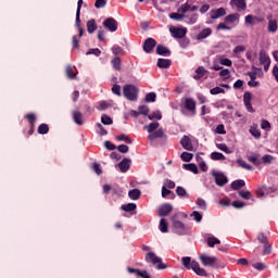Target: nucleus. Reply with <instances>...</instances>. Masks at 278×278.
Instances as JSON below:
<instances>
[{
    "instance_id": "1",
    "label": "nucleus",
    "mask_w": 278,
    "mask_h": 278,
    "mask_svg": "<svg viewBox=\"0 0 278 278\" xmlns=\"http://www.w3.org/2000/svg\"><path fill=\"white\" fill-rule=\"evenodd\" d=\"M179 218H188V214L186 213H176L172 216L170 220L173 224V231L177 233V236H188L190 228L186 226Z\"/></svg>"
},
{
    "instance_id": "2",
    "label": "nucleus",
    "mask_w": 278,
    "mask_h": 278,
    "mask_svg": "<svg viewBox=\"0 0 278 278\" xmlns=\"http://www.w3.org/2000/svg\"><path fill=\"white\" fill-rule=\"evenodd\" d=\"M260 157V153L252 152V154L248 156V161L254 166H262V164L265 166H270V164H273L275 161V156L270 154H265L262 156V159Z\"/></svg>"
},
{
    "instance_id": "3",
    "label": "nucleus",
    "mask_w": 278,
    "mask_h": 278,
    "mask_svg": "<svg viewBox=\"0 0 278 278\" xmlns=\"http://www.w3.org/2000/svg\"><path fill=\"white\" fill-rule=\"evenodd\" d=\"M124 97L128 101H138V92H140V89L136 87L135 85H125L123 87Z\"/></svg>"
},
{
    "instance_id": "4",
    "label": "nucleus",
    "mask_w": 278,
    "mask_h": 278,
    "mask_svg": "<svg viewBox=\"0 0 278 278\" xmlns=\"http://www.w3.org/2000/svg\"><path fill=\"white\" fill-rule=\"evenodd\" d=\"M146 262L156 266L157 270H165V268H167L166 264L162 263V258L159 257L154 252H148L146 254Z\"/></svg>"
},
{
    "instance_id": "5",
    "label": "nucleus",
    "mask_w": 278,
    "mask_h": 278,
    "mask_svg": "<svg viewBox=\"0 0 278 278\" xmlns=\"http://www.w3.org/2000/svg\"><path fill=\"white\" fill-rule=\"evenodd\" d=\"M257 240L264 245L263 255H270V253H273V245L268 243V237L264 232H260L257 235Z\"/></svg>"
},
{
    "instance_id": "6",
    "label": "nucleus",
    "mask_w": 278,
    "mask_h": 278,
    "mask_svg": "<svg viewBox=\"0 0 278 278\" xmlns=\"http://www.w3.org/2000/svg\"><path fill=\"white\" fill-rule=\"evenodd\" d=\"M200 262L202 266H211V268H214V266H216V263L218 262V257L210 256L207 254H201Z\"/></svg>"
},
{
    "instance_id": "7",
    "label": "nucleus",
    "mask_w": 278,
    "mask_h": 278,
    "mask_svg": "<svg viewBox=\"0 0 278 278\" xmlns=\"http://www.w3.org/2000/svg\"><path fill=\"white\" fill-rule=\"evenodd\" d=\"M212 175L215 179L216 186L223 187L226 186V184H228L229 181V179H227V176H225V174L223 173L213 172Z\"/></svg>"
},
{
    "instance_id": "8",
    "label": "nucleus",
    "mask_w": 278,
    "mask_h": 278,
    "mask_svg": "<svg viewBox=\"0 0 278 278\" xmlns=\"http://www.w3.org/2000/svg\"><path fill=\"white\" fill-rule=\"evenodd\" d=\"M191 270H193V273H195V275H198L199 277H207V270L201 267V265H199V262L197 261H192Z\"/></svg>"
},
{
    "instance_id": "9",
    "label": "nucleus",
    "mask_w": 278,
    "mask_h": 278,
    "mask_svg": "<svg viewBox=\"0 0 278 278\" xmlns=\"http://www.w3.org/2000/svg\"><path fill=\"white\" fill-rule=\"evenodd\" d=\"M103 25L109 31H116L118 29V22L114 20V17H108L104 22Z\"/></svg>"
},
{
    "instance_id": "10",
    "label": "nucleus",
    "mask_w": 278,
    "mask_h": 278,
    "mask_svg": "<svg viewBox=\"0 0 278 278\" xmlns=\"http://www.w3.org/2000/svg\"><path fill=\"white\" fill-rule=\"evenodd\" d=\"M156 45H157V41H155V39L148 38L143 43V51L146 53H153V49H155Z\"/></svg>"
},
{
    "instance_id": "11",
    "label": "nucleus",
    "mask_w": 278,
    "mask_h": 278,
    "mask_svg": "<svg viewBox=\"0 0 278 278\" xmlns=\"http://www.w3.org/2000/svg\"><path fill=\"white\" fill-rule=\"evenodd\" d=\"M251 99H253V94L251 92L247 91L243 94V103H244L248 112L253 114V112H255V109H253V105L251 104Z\"/></svg>"
},
{
    "instance_id": "12",
    "label": "nucleus",
    "mask_w": 278,
    "mask_h": 278,
    "mask_svg": "<svg viewBox=\"0 0 278 278\" xmlns=\"http://www.w3.org/2000/svg\"><path fill=\"white\" fill-rule=\"evenodd\" d=\"M267 20H268L267 31L269 34H277V29H278L277 20H273V15H267Z\"/></svg>"
},
{
    "instance_id": "13",
    "label": "nucleus",
    "mask_w": 278,
    "mask_h": 278,
    "mask_svg": "<svg viewBox=\"0 0 278 278\" xmlns=\"http://www.w3.org/2000/svg\"><path fill=\"white\" fill-rule=\"evenodd\" d=\"M208 14L212 21H216V18H222V16H225L227 14V10H225V8H219L216 10H211Z\"/></svg>"
},
{
    "instance_id": "14",
    "label": "nucleus",
    "mask_w": 278,
    "mask_h": 278,
    "mask_svg": "<svg viewBox=\"0 0 278 278\" xmlns=\"http://www.w3.org/2000/svg\"><path fill=\"white\" fill-rule=\"evenodd\" d=\"M72 118H73L74 123L76 125H78L79 127H81V125H84V113H81L80 111L74 110L72 112Z\"/></svg>"
},
{
    "instance_id": "15",
    "label": "nucleus",
    "mask_w": 278,
    "mask_h": 278,
    "mask_svg": "<svg viewBox=\"0 0 278 278\" xmlns=\"http://www.w3.org/2000/svg\"><path fill=\"white\" fill-rule=\"evenodd\" d=\"M170 34L175 37V38H185L186 34H188V29L187 28H170L169 29Z\"/></svg>"
},
{
    "instance_id": "16",
    "label": "nucleus",
    "mask_w": 278,
    "mask_h": 278,
    "mask_svg": "<svg viewBox=\"0 0 278 278\" xmlns=\"http://www.w3.org/2000/svg\"><path fill=\"white\" fill-rule=\"evenodd\" d=\"M180 144L182 149H186V151H194V147L192 146V141L190 140V137L184 136L180 140Z\"/></svg>"
},
{
    "instance_id": "17",
    "label": "nucleus",
    "mask_w": 278,
    "mask_h": 278,
    "mask_svg": "<svg viewBox=\"0 0 278 278\" xmlns=\"http://www.w3.org/2000/svg\"><path fill=\"white\" fill-rule=\"evenodd\" d=\"M170 212H173V205H170L169 203H165L159 208V216H168Z\"/></svg>"
},
{
    "instance_id": "18",
    "label": "nucleus",
    "mask_w": 278,
    "mask_h": 278,
    "mask_svg": "<svg viewBox=\"0 0 278 278\" xmlns=\"http://www.w3.org/2000/svg\"><path fill=\"white\" fill-rule=\"evenodd\" d=\"M117 166L121 173H127V170H129V168L131 167V160L123 159V161L119 162Z\"/></svg>"
},
{
    "instance_id": "19",
    "label": "nucleus",
    "mask_w": 278,
    "mask_h": 278,
    "mask_svg": "<svg viewBox=\"0 0 278 278\" xmlns=\"http://www.w3.org/2000/svg\"><path fill=\"white\" fill-rule=\"evenodd\" d=\"M156 54L163 55L165 58H170V50L166 48L164 45H159L156 47Z\"/></svg>"
},
{
    "instance_id": "20",
    "label": "nucleus",
    "mask_w": 278,
    "mask_h": 278,
    "mask_svg": "<svg viewBox=\"0 0 278 278\" xmlns=\"http://www.w3.org/2000/svg\"><path fill=\"white\" fill-rule=\"evenodd\" d=\"M199 10V7L193 5L191 7L188 2L182 4L179 9L178 12L186 14V12H197Z\"/></svg>"
},
{
    "instance_id": "21",
    "label": "nucleus",
    "mask_w": 278,
    "mask_h": 278,
    "mask_svg": "<svg viewBox=\"0 0 278 278\" xmlns=\"http://www.w3.org/2000/svg\"><path fill=\"white\" fill-rule=\"evenodd\" d=\"M157 138H164V128H159L148 136V140L153 141Z\"/></svg>"
},
{
    "instance_id": "22",
    "label": "nucleus",
    "mask_w": 278,
    "mask_h": 278,
    "mask_svg": "<svg viewBox=\"0 0 278 278\" xmlns=\"http://www.w3.org/2000/svg\"><path fill=\"white\" fill-rule=\"evenodd\" d=\"M205 75H207V70H205V67H203V66H199L195 70V75L193 76V79L199 81V79H203V77H205Z\"/></svg>"
},
{
    "instance_id": "23",
    "label": "nucleus",
    "mask_w": 278,
    "mask_h": 278,
    "mask_svg": "<svg viewBox=\"0 0 278 278\" xmlns=\"http://www.w3.org/2000/svg\"><path fill=\"white\" fill-rule=\"evenodd\" d=\"M185 108L188 112H194L197 110V102L192 98H187L185 100Z\"/></svg>"
},
{
    "instance_id": "24",
    "label": "nucleus",
    "mask_w": 278,
    "mask_h": 278,
    "mask_svg": "<svg viewBox=\"0 0 278 278\" xmlns=\"http://www.w3.org/2000/svg\"><path fill=\"white\" fill-rule=\"evenodd\" d=\"M170 64H173V61H170V59H159L156 66L159 68H170Z\"/></svg>"
},
{
    "instance_id": "25",
    "label": "nucleus",
    "mask_w": 278,
    "mask_h": 278,
    "mask_svg": "<svg viewBox=\"0 0 278 278\" xmlns=\"http://www.w3.org/2000/svg\"><path fill=\"white\" fill-rule=\"evenodd\" d=\"M258 60H260V64H262V65H264L266 63L270 64V56H268V54L266 53L265 50L260 51Z\"/></svg>"
},
{
    "instance_id": "26",
    "label": "nucleus",
    "mask_w": 278,
    "mask_h": 278,
    "mask_svg": "<svg viewBox=\"0 0 278 278\" xmlns=\"http://www.w3.org/2000/svg\"><path fill=\"white\" fill-rule=\"evenodd\" d=\"M230 5H235L238 10H247V2L244 0H231Z\"/></svg>"
},
{
    "instance_id": "27",
    "label": "nucleus",
    "mask_w": 278,
    "mask_h": 278,
    "mask_svg": "<svg viewBox=\"0 0 278 278\" xmlns=\"http://www.w3.org/2000/svg\"><path fill=\"white\" fill-rule=\"evenodd\" d=\"M182 168H185V170L193 173L194 175H199V167H197V164L194 163L184 164Z\"/></svg>"
},
{
    "instance_id": "28",
    "label": "nucleus",
    "mask_w": 278,
    "mask_h": 278,
    "mask_svg": "<svg viewBox=\"0 0 278 278\" xmlns=\"http://www.w3.org/2000/svg\"><path fill=\"white\" fill-rule=\"evenodd\" d=\"M160 127V122H152L149 125H146L143 129H147L148 134H153Z\"/></svg>"
},
{
    "instance_id": "29",
    "label": "nucleus",
    "mask_w": 278,
    "mask_h": 278,
    "mask_svg": "<svg viewBox=\"0 0 278 278\" xmlns=\"http://www.w3.org/2000/svg\"><path fill=\"white\" fill-rule=\"evenodd\" d=\"M244 186H247V182L242 179H238L231 182L230 188L232 190H240V188H244Z\"/></svg>"
},
{
    "instance_id": "30",
    "label": "nucleus",
    "mask_w": 278,
    "mask_h": 278,
    "mask_svg": "<svg viewBox=\"0 0 278 278\" xmlns=\"http://www.w3.org/2000/svg\"><path fill=\"white\" fill-rule=\"evenodd\" d=\"M65 75L67 79H76L77 74L73 71V65H66Z\"/></svg>"
},
{
    "instance_id": "31",
    "label": "nucleus",
    "mask_w": 278,
    "mask_h": 278,
    "mask_svg": "<svg viewBox=\"0 0 278 278\" xmlns=\"http://www.w3.org/2000/svg\"><path fill=\"white\" fill-rule=\"evenodd\" d=\"M208 36H212V28H204L198 35V40H205Z\"/></svg>"
},
{
    "instance_id": "32",
    "label": "nucleus",
    "mask_w": 278,
    "mask_h": 278,
    "mask_svg": "<svg viewBox=\"0 0 278 278\" xmlns=\"http://www.w3.org/2000/svg\"><path fill=\"white\" fill-rule=\"evenodd\" d=\"M87 31L88 34H94L97 31V21L90 20L87 22Z\"/></svg>"
},
{
    "instance_id": "33",
    "label": "nucleus",
    "mask_w": 278,
    "mask_h": 278,
    "mask_svg": "<svg viewBox=\"0 0 278 278\" xmlns=\"http://www.w3.org/2000/svg\"><path fill=\"white\" fill-rule=\"evenodd\" d=\"M237 164L240 166V168H244V170H253V166L242 159H238Z\"/></svg>"
},
{
    "instance_id": "34",
    "label": "nucleus",
    "mask_w": 278,
    "mask_h": 278,
    "mask_svg": "<svg viewBox=\"0 0 278 278\" xmlns=\"http://www.w3.org/2000/svg\"><path fill=\"white\" fill-rule=\"evenodd\" d=\"M225 21L227 23H238V21H240V14L238 13L229 14L225 17Z\"/></svg>"
},
{
    "instance_id": "35",
    "label": "nucleus",
    "mask_w": 278,
    "mask_h": 278,
    "mask_svg": "<svg viewBox=\"0 0 278 278\" xmlns=\"http://www.w3.org/2000/svg\"><path fill=\"white\" fill-rule=\"evenodd\" d=\"M140 194H142L139 189H132L128 192V197L129 199H131V201H138V199H140Z\"/></svg>"
},
{
    "instance_id": "36",
    "label": "nucleus",
    "mask_w": 278,
    "mask_h": 278,
    "mask_svg": "<svg viewBox=\"0 0 278 278\" xmlns=\"http://www.w3.org/2000/svg\"><path fill=\"white\" fill-rule=\"evenodd\" d=\"M111 64H112L114 71H121V66H122L123 62L121 61V58L115 56L112 59Z\"/></svg>"
},
{
    "instance_id": "37",
    "label": "nucleus",
    "mask_w": 278,
    "mask_h": 278,
    "mask_svg": "<svg viewBox=\"0 0 278 278\" xmlns=\"http://www.w3.org/2000/svg\"><path fill=\"white\" fill-rule=\"evenodd\" d=\"M206 243H207V247H210L211 249H214L216 244H220V241L216 237H207Z\"/></svg>"
},
{
    "instance_id": "38",
    "label": "nucleus",
    "mask_w": 278,
    "mask_h": 278,
    "mask_svg": "<svg viewBox=\"0 0 278 278\" xmlns=\"http://www.w3.org/2000/svg\"><path fill=\"white\" fill-rule=\"evenodd\" d=\"M181 262L187 270H190L192 268V258L190 256H184L181 258Z\"/></svg>"
},
{
    "instance_id": "39",
    "label": "nucleus",
    "mask_w": 278,
    "mask_h": 278,
    "mask_svg": "<svg viewBox=\"0 0 278 278\" xmlns=\"http://www.w3.org/2000/svg\"><path fill=\"white\" fill-rule=\"evenodd\" d=\"M26 121H28L30 127H35L36 125V114L29 113L24 116Z\"/></svg>"
},
{
    "instance_id": "40",
    "label": "nucleus",
    "mask_w": 278,
    "mask_h": 278,
    "mask_svg": "<svg viewBox=\"0 0 278 278\" xmlns=\"http://www.w3.org/2000/svg\"><path fill=\"white\" fill-rule=\"evenodd\" d=\"M211 160H214L215 162L216 161H225V160H227V157L224 156V154L220 153V152H212L211 153Z\"/></svg>"
},
{
    "instance_id": "41",
    "label": "nucleus",
    "mask_w": 278,
    "mask_h": 278,
    "mask_svg": "<svg viewBox=\"0 0 278 278\" xmlns=\"http://www.w3.org/2000/svg\"><path fill=\"white\" fill-rule=\"evenodd\" d=\"M159 227L162 233H168V223L164 218H161Z\"/></svg>"
},
{
    "instance_id": "42",
    "label": "nucleus",
    "mask_w": 278,
    "mask_h": 278,
    "mask_svg": "<svg viewBox=\"0 0 278 278\" xmlns=\"http://www.w3.org/2000/svg\"><path fill=\"white\" fill-rule=\"evenodd\" d=\"M38 134H40L41 136H45L47 134H49V125L47 124H40L38 126V129H37Z\"/></svg>"
},
{
    "instance_id": "43",
    "label": "nucleus",
    "mask_w": 278,
    "mask_h": 278,
    "mask_svg": "<svg viewBox=\"0 0 278 278\" xmlns=\"http://www.w3.org/2000/svg\"><path fill=\"white\" fill-rule=\"evenodd\" d=\"M116 140H118V142H127V144H132V140L131 138H129L127 135L123 134L116 137Z\"/></svg>"
},
{
    "instance_id": "44",
    "label": "nucleus",
    "mask_w": 278,
    "mask_h": 278,
    "mask_svg": "<svg viewBox=\"0 0 278 278\" xmlns=\"http://www.w3.org/2000/svg\"><path fill=\"white\" fill-rule=\"evenodd\" d=\"M169 18H172V21H184V18H186V14L185 13H170Z\"/></svg>"
},
{
    "instance_id": "45",
    "label": "nucleus",
    "mask_w": 278,
    "mask_h": 278,
    "mask_svg": "<svg viewBox=\"0 0 278 278\" xmlns=\"http://www.w3.org/2000/svg\"><path fill=\"white\" fill-rule=\"evenodd\" d=\"M137 205L136 203H128V204H123L122 210L124 212H134L136 210Z\"/></svg>"
},
{
    "instance_id": "46",
    "label": "nucleus",
    "mask_w": 278,
    "mask_h": 278,
    "mask_svg": "<svg viewBox=\"0 0 278 278\" xmlns=\"http://www.w3.org/2000/svg\"><path fill=\"white\" fill-rule=\"evenodd\" d=\"M155 99H157V94H155V92H150L146 96L144 101L147 103H155Z\"/></svg>"
},
{
    "instance_id": "47",
    "label": "nucleus",
    "mask_w": 278,
    "mask_h": 278,
    "mask_svg": "<svg viewBox=\"0 0 278 278\" xmlns=\"http://www.w3.org/2000/svg\"><path fill=\"white\" fill-rule=\"evenodd\" d=\"M185 18H188L190 25H194L199 21V14L193 13L191 15H185Z\"/></svg>"
},
{
    "instance_id": "48",
    "label": "nucleus",
    "mask_w": 278,
    "mask_h": 278,
    "mask_svg": "<svg viewBox=\"0 0 278 278\" xmlns=\"http://www.w3.org/2000/svg\"><path fill=\"white\" fill-rule=\"evenodd\" d=\"M176 194L177 197H180L182 199V197H188V191H186V189L181 186H178L176 188Z\"/></svg>"
},
{
    "instance_id": "49",
    "label": "nucleus",
    "mask_w": 278,
    "mask_h": 278,
    "mask_svg": "<svg viewBox=\"0 0 278 278\" xmlns=\"http://www.w3.org/2000/svg\"><path fill=\"white\" fill-rule=\"evenodd\" d=\"M182 162H191V160L194 157V155L190 152H182L180 155Z\"/></svg>"
},
{
    "instance_id": "50",
    "label": "nucleus",
    "mask_w": 278,
    "mask_h": 278,
    "mask_svg": "<svg viewBox=\"0 0 278 278\" xmlns=\"http://www.w3.org/2000/svg\"><path fill=\"white\" fill-rule=\"evenodd\" d=\"M239 197H241V199H245V200H249L251 199L253 195L251 194V191L249 190H240L238 192Z\"/></svg>"
},
{
    "instance_id": "51",
    "label": "nucleus",
    "mask_w": 278,
    "mask_h": 278,
    "mask_svg": "<svg viewBox=\"0 0 278 278\" xmlns=\"http://www.w3.org/2000/svg\"><path fill=\"white\" fill-rule=\"evenodd\" d=\"M101 123H102V125H112L114 123V121L112 119V117L103 114L101 116Z\"/></svg>"
},
{
    "instance_id": "52",
    "label": "nucleus",
    "mask_w": 278,
    "mask_h": 278,
    "mask_svg": "<svg viewBox=\"0 0 278 278\" xmlns=\"http://www.w3.org/2000/svg\"><path fill=\"white\" fill-rule=\"evenodd\" d=\"M252 264V268H255V270H266V264L258 262V263H253Z\"/></svg>"
},
{
    "instance_id": "53",
    "label": "nucleus",
    "mask_w": 278,
    "mask_h": 278,
    "mask_svg": "<svg viewBox=\"0 0 278 278\" xmlns=\"http://www.w3.org/2000/svg\"><path fill=\"white\" fill-rule=\"evenodd\" d=\"M113 55H123L125 53V50L121 46H113L112 48Z\"/></svg>"
},
{
    "instance_id": "54",
    "label": "nucleus",
    "mask_w": 278,
    "mask_h": 278,
    "mask_svg": "<svg viewBox=\"0 0 278 278\" xmlns=\"http://www.w3.org/2000/svg\"><path fill=\"white\" fill-rule=\"evenodd\" d=\"M190 216L193 217L195 223H201L203 220V215H201L199 211H193Z\"/></svg>"
},
{
    "instance_id": "55",
    "label": "nucleus",
    "mask_w": 278,
    "mask_h": 278,
    "mask_svg": "<svg viewBox=\"0 0 278 278\" xmlns=\"http://www.w3.org/2000/svg\"><path fill=\"white\" fill-rule=\"evenodd\" d=\"M149 121H153L156 118V121H162V113L160 111L153 112L152 114L148 115Z\"/></svg>"
},
{
    "instance_id": "56",
    "label": "nucleus",
    "mask_w": 278,
    "mask_h": 278,
    "mask_svg": "<svg viewBox=\"0 0 278 278\" xmlns=\"http://www.w3.org/2000/svg\"><path fill=\"white\" fill-rule=\"evenodd\" d=\"M139 114L142 116H149V106L148 105H140L138 108Z\"/></svg>"
},
{
    "instance_id": "57",
    "label": "nucleus",
    "mask_w": 278,
    "mask_h": 278,
    "mask_svg": "<svg viewBox=\"0 0 278 278\" xmlns=\"http://www.w3.org/2000/svg\"><path fill=\"white\" fill-rule=\"evenodd\" d=\"M108 108H112V104H110L108 101H101L99 103L98 110L103 112V111L108 110Z\"/></svg>"
},
{
    "instance_id": "58",
    "label": "nucleus",
    "mask_w": 278,
    "mask_h": 278,
    "mask_svg": "<svg viewBox=\"0 0 278 278\" xmlns=\"http://www.w3.org/2000/svg\"><path fill=\"white\" fill-rule=\"evenodd\" d=\"M216 147L219 149V151H224V153H233L225 143H217Z\"/></svg>"
},
{
    "instance_id": "59",
    "label": "nucleus",
    "mask_w": 278,
    "mask_h": 278,
    "mask_svg": "<svg viewBox=\"0 0 278 278\" xmlns=\"http://www.w3.org/2000/svg\"><path fill=\"white\" fill-rule=\"evenodd\" d=\"M261 129H264L265 131H270V122H268L267 119H262Z\"/></svg>"
},
{
    "instance_id": "60",
    "label": "nucleus",
    "mask_w": 278,
    "mask_h": 278,
    "mask_svg": "<svg viewBox=\"0 0 278 278\" xmlns=\"http://www.w3.org/2000/svg\"><path fill=\"white\" fill-rule=\"evenodd\" d=\"M108 5V0H96L94 8L97 10H101V8H105Z\"/></svg>"
},
{
    "instance_id": "61",
    "label": "nucleus",
    "mask_w": 278,
    "mask_h": 278,
    "mask_svg": "<svg viewBox=\"0 0 278 278\" xmlns=\"http://www.w3.org/2000/svg\"><path fill=\"white\" fill-rule=\"evenodd\" d=\"M197 205L200 210H207V203L201 198L197 200Z\"/></svg>"
},
{
    "instance_id": "62",
    "label": "nucleus",
    "mask_w": 278,
    "mask_h": 278,
    "mask_svg": "<svg viewBox=\"0 0 278 278\" xmlns=\"http://www.w3.org/2000/svg\"><path fill=\"white\" fill-rule=\"evenodd\" d=\"M231 76V72H229V70H222L219 72V77H223L224 79H229V77Z\"/></svg>"
},
{
    "instance_id": "63",
    "label": "nucleus",
    "mask_w": 278,
    "mask_h": 278,
    "mask_svg": "<svg viewBox=\"0 0 278 278\" xmlns=\"http://www.w3.org/2000/svg\"><path fill=\"white\" fill-rule=\"evenodd\" d=\"M219 64H222V66H231L232 62L229 59L220 58Z\"/></svg>"
},
{
    "instance_id": "64",
    "label": "nucleus",
    "mask_w": 278,
    "mask_h": 278,
    "mask_svg": "<svg viewBox=\"0 0 278 278\" xmlns=\"http://www.w3.org/2000/svg\"><path fill=\"white\" fill-rule=\"evenodd\" d=\"M112 92H113V94H116V97H121V85H114L113 87H112Z\"/></svg>"
}]
</instances>
